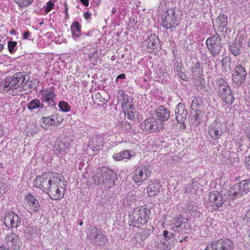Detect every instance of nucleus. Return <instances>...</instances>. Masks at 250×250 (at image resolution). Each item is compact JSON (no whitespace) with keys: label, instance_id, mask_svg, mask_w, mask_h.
Returning <instances> with one entry per match:
<instances>
[{"label":"nucleus","instance_id":"nucleus-1","mask_svg":"<svg viewBox=\"0 0 250 250\" xmlns=\"http://www.w3.org/2000/svg\"><path fill=\"white\" fill-rule=\"evenodd\" d=\"M34 187L46 192L51 200L62 199L66 188L64 178L60 173H43L37 176L33 182Z\"/></svg>","mask_w":250,"mask_h":250},{"label":"nucleus","instance_id":"nucleus-2","mask_svg":"<svg viewBox=\"0 0 250 250\" xmlns=\"http://www.w3.org/2000/svg\"><path fill=\"white\" fill-rule=\"evenodd\" d=\"M24 73L18 72L12 77H6L0 83V91L5 93L12 91L10 93L13 95H18L23 89L24 84L26 83Z\"/></svg>","mask_w":250,"mask_h":250},{"label":"nucleus","instance_id":"nucleus-3","mask_svg":"<svg viewBox=\"0 0 250 250\" xmlns=\"http://www.w3.org/2000/svg\"><path fill=\"white\" fill-rule=\"evenodd\" d=\"M93 179L95 185L103 184L108 188H110L117 179V175L107 167H103L96 171Z\"/></svg>","mask_w":250,"mask_h":250},{"label":"nucleus","instance_id":"nucleus-4","mask_svg":"<svg viewBox=\"0 0 250 250\" xmlns=\"http://www.w3.org/2000/svg\"><path fill=\"white\" fill-rule=\"evenodd\" d=\"M151 214L150 209L145 206L134 208L129 214L130 225L138 228L144 226L148 222Z\"/></svg>","mask_w":250,"mask_h":250},{"label":"nucleus","instance_id":"nucleus-5","mask_svg":"<svg viewBox=\"0 0 250 250\" xmlns=\"http://www.w3.org/2000/svg\"><path fill=\"white\" fill-rule=\"evenodd\" d=\"M216 83L219 86V97L226 104L231 105L233 103L235 98L230 86L222 78H217Z\"/></svg>","mask_w":250,"mask_h":250},{"label":"nucleus","instance_id":"nucleus-6","mask_svg":"<svg viewBox=\"0 0 250 250\" xmlns=\"http://www.w3.org/2000/svg\"><path fill=\"white\" fill-rule=\"evenodd\" d=\"M150 167L141 166L135 168L131 173V178L135 184H140L146 181L151 175Z\"/></svg>","mask_w":250,"mask_h":250},{"label":"nucleus","instance_id":"nucleus-7","mask_svg":"<svg viewBox=\"0 0 250 250\" xmlns=\"http://www.w3.org/2000/svg\"><path fill=\"white\" fill-rule=\"evenodd\" d=\"M234 244L233 241L226 238L214 240L208 244L204 250H233Z\"/></svg>","mask_w":250,"mask_h":250},{"label":"nucleus","instance_id":"nucleus-8","mask_svg":"<svg viewBox=\"0 0 250 250\" xmlns=\"http://www.w3.org/2000/svg\"><path fill=\"white\" fill-rule=\"evenodd\" d=\"M221 41V38L217 33L206 40V43L208 49L209 53L214 57L218 55L222 49Z\"/></svg>","mask_w":250,"mask_h":250},{"label":"nucleus","instance_id":"nucleus-9","mask_svg":"<svg viewBox=\"0 0 250 250\" xmlns=\"http://www.w3.org/2000/svg\"><path fill=\"white\" fill-rule=\"evenodd\" d=\"M146 49L149 53L156 54L161 49L159 37L155 34H150L146 41Z\"/></svg>","mask_w":250,"mask_h":250},{"label":"nucleus","instance_id":"nucleus-10","mask_svg":"<svg viewBox=\"0 0 250 250\" xmlns=\"http://www.w3.org/2000/svg\"><path fill=\"white\" fill-rule=\"evenodd\" d=\"M23 203L25 209L31 213L38 211L41 208L39 202L31 193L27 194L25 196Z\"/></svg>","mask_w":250,"mask_h":250},{"label":"nucleus","instance_id":"nucleus-11","mask_svg":"<svg viewBox=\"0 0 250 250\" xmlns=\"http://www.w3.org/2000/svg\"><path fill=\"white\" fill-rule=\"evenodd\" d=\"M55 87L51 86L45 88H42L39 93V97L42 103L50 104L54 102L55 97Z\"/></svg>","mask_w":250,"mask_h":250},{"label":"nucleus","instance_id":"nucleus-12","mask_svg":"<svg viewBox=\"0 0 250 250\" xmlns=\"http://www.w3.org/2000/svg\"><path fill=\"white\" fill-rule=\"evenodd\" d=\"M208 133L213 141L218 140L223 134L222 125L219 120L214 121L208 127Z\"/></svg>","mask_w":250,"mask_h":250},{"label":"nucleus","instance_id":"nucleus-13","mask_svg":"<svg viewBox=\"0 0 250 250\" xmlns=\"http://www.w3.org/2000/svg\"><path fill=\"white\" fill-rule=\"evenodd\" d=\"M91 233L88 236L94 240V243L99 246H104L106 245L108 240L103 232L98 229L96 227H92L90 229Z\"/></svg>","mask_w":250,"mask_h":250},{"label":"nucleus","instance_id":"nucleus-14","mask_svg":"<svg viewBox=\"0 0 250 250\" xmlns=\"http://www.w3.org/2000/svg\"><path fill=\"white\" fill-rule=\"evenodd\" d=\"M223 197L221 194L217 190L210 192L208 195V204L214 210H217L223 204Z\"/></svg>","mask_w":250,"mask_h":250},{"label":"nucleus","instance_id":"nucleus-15","mask_svg":"<svg viewBox=\"0 0 250 250\" xmlns=\"http://www.w3.org/2000/svg\"><path fill=\"white\" fill-rule=\"evenodd\" d=\"M4 242L9 249L13 250H19L21 245L19 236L14 232L8 233L4 239Z\"/></svg>","mask_w":250,"mask_h":250},{"label":"nucleus","instance_id":"nucleus-16","mask_svg":"<svg viewBox=\"0 0 250 250\" xmlns=\"http://www.w3.org/2000/svg\"><path fill=\"white\" fill-rule=\"evenodd\" d=\"M162 25L166 29L173 27L179 24L175 12L172 11L171 14L167 11L163 15Z\"/></svg>","mask_w":250,"mask_h":250},{"label":"nucleus","instance_id":"nucleus-17","mask_svg":"<svg viewBox=\"0 0 250 250\" xmlns=\"http://www.w3.org/2000/svg\"><path fill=\"white\" fill-rule=\"evenodd\" d=\"M247 75V73L245 67L242 65H238L234 68L232 74V80L234 83L241 85L244 83Z\"/></svg>","mask_w":250,"mask_h":250},{"label":"nucleus","instance_id":"nucleus-18","mask_svg":"<svg viewBox=\"0 0 250 250\" xmlns=\"http://www.w3.org/2000/svg\"><path fill=\"white\" fill-rule=\"evenodd\" d=\"M3 223L7 227L14 228L21 225V220L17 214L10 212L5 214Z\"/></svg>","mask_w":250,"mask_h":250},{"label":"nucleus","instance_id":"nucleus-19","mask_svg":"<svg viewBox=\"0 0 250 250\" xmlns=\"http://www.w3.org/2000/svg\"><path fill=\"white\" fill-rule=\"evenodd\" d=\"M118 100L122 104V109L123 111H127L133 107L132 100L123 90L118 92Z\"/></svg>","mask_w":250,"mask_h":250},{"label":"nucleus","instance_id":"nucleus-20","mask_svg":"<svg viewBox=\"0 0 250 250\" xmlns=\"http://www.w3.org/2000/svg\"><path fill=\"white\" fill-rule=\"evenodd\" d=\"M56 116V115H52L42 117L41 121V126L43 128L48 130L58 126L60 124V123L58 120L56 121L58 117Z\"/></svg>","mask_w":250,"mask_h":250},{"label":"nucleus","instance_id":"nucleus-21","mask_svg":"<svg viewBox=\"0 0 250 250\" xmlns=\"http://www.w3.org/2000/svg\"><path fill=\"white\" fill-rule=\"evenodd\" d=\"M170 111L163 105L158 107L154 112V116L164 124L170 118Z\"/></svg>","mask_w":250,"mask_h":250},{"label":"nucleus","instance_id":"nucleus-22","mask_svg":"<svg viewBox=\"0 0 250 250\" xmlns=\"http://www.w3.org/2000/svg\"><path fill=\"white\" fill-rule=\"evenodd\" d=\"M162 188L161 184L158 182L150 181L146 188V193L149 197H154L158 195Z\"/></svg>","mask_w":250,"mask_h":250},{"label":"nucleus","instance_id":"nucleus-23","mask_svg":"<svg viewBox=\"0 0 250 250\" xmlns=\"http://www.w3.org/2000/svg\"><path fill=\"white\" fill-rule=\"evenodd\" d=\"M176 120L177 122L183 124L185 122L187 114V110L185 109V105L179 103L175 108Z\"/></svg>","mask_w":250,"mask_h":250},{"label":"nucleus","instance_id":"nucleus-24","mask_svg":"<svg viewBox=\"0 0 250 250\" xmlns=\"http://www.w3.org/2000/svg\"><path fill=\"white\" fill-rule=\"evenodd\" d=\"M215 24L218 31L220 32L223 31L228 27L227 17L224 14H220L215 19Z\"/></svg>","mask_w":250,"mask_h":250},{"label":"nucleus","instance_id":"nucleus-25","mask_svg":"<svg viewBox=\"0 0 250 250\" xmlns=\"http://www.w3.org/2000/svg\"><path fill=\"white\" fill-rule=\"evenodd\" d=\"M204 102L201 98L195 97L192 100L190 108L194 111H204Z\"/></svg>","mask_w":250,"mask_h":250},{"label":"nucleus","instance_id":"nucleus-26","mask_svg":"<svg viewBox=\"0 0 250 250\" xmlns=\"http://www.w3.org/2000/svg\"><path fill=\"white\" fill-rule=\"evenodd\" d=\"M70 30L72 38L76 40L82 35L81 25L78 21L73 22L70 26Z\"/></svg>","mask_w":250,"mask_h":250},{"label":"nucleus","instance_id":"nucleus-27","mask_svg":"<svg viewBox=\"0 0 250 250\" xmlns=\"http://www.w3.org/2000/svg\"><path fill=\"white\" fill-rule=\"evenodd\" d=\"M140 125L141 129L146 132L148 133L156 132L149 118H146L142 122Z\"/></svg>","mask_w":250,"mask_h":250},{"label":"nucleus","instance_id":"nucleus-28","mask_svg":"<svg viewBox=\"0 0 250 250\" xmlns=\"http://www.w3.org/2000/svg\"><path fill=\"white\" fill-rule=\"evenodd\" d=\"M131 157L130 151L128 150H125L119 153H115L113 156L114 160L117 161H122L124 159H129Z\"/></svg>","mask_w":250,"mask_h":250},{"label":"nucleus","instance_id":"nucleus-29","mask_svg":"<svg viewBox=\"0 0 250 250\" xmlns=\"http://www.w3.org/2000/svg\"><path fill=\"white\" fill-rule=\"evenodd\" d=\"M182 216H176L168 221V225L171 227L172 230H177V228L182 224Z\"/></svg>","mask_w":250,"mask_h":250},{"label":"nucleus","instance_id":"nucleus-30","mask_svg":"<svg viewBox=\"0 0 250 250\" xmlns=\"http://www.w3.org/2000/svg\"><path fill=\"white\" fill-rule=\"evenodd\" d=\"M242 44L240 41L235 40L230 45L229 49L235 56L239 55L241 51Z\"/></svg>","mask_w":250,"mask_h":250},{"label":"nucleus","instance_id":"nucleus-31","mask_svg":"<svg viewBox=\"0 0 250 250\" xmlns=\"http://www.w3.org/2000/svg\"><path fill=\"white\" fill-rule=\"evenodd\" d=\"M27 107L30 110H34L38 108H43L44 104L38 99H34L27 104Z\"/></svg>","mask_w":250,"mask_h":250},{"label":"nucleus","instance_id":"nucleus-32","mask_svg":"<svg viewBox=\"0 0 250 250\" xmlns=\"http://www.w3.org/2000/svg\"><path fill=\"white\" fill-rule=\"evenodd\" d=\"M150 121L154 126L156 132L159 131L164 127V124L157 118L155 116L149 117Z\"/></svg>","mask_w":250,"mask_h":250},{"label":"nucleus","instance_id":"nucleus-33","mask_svg":"<svg viewBox=\"0 0 250 250\" xmlns=\"http://www.w3.org/2000/svg\"><path fill=\"white\" fill-rule=\"evenodd\" d=\"M233 191L232 195L233 196L240 197L242 195L245 194V193H244V190L243 188H242L241 181L233 186Z\"/></svg>","mask_w":250,"mask_h":250},{"label":"nucleus","instance_id":"nucleus-34","mask_svg":"<svg viewBox=\"0 0 250 250\" xmlns=\"http://www.w3.org/2000/svg\"><path fill=\"white\" fill-rule=\"evenodd\" d=\"M190 228L189 224L188 222H182V224L180 225L177 228V230H174V232H177L181 234H187L189 231Z\"/></svg>","mask_w":250,"mask_h":250},{"label":"nucleus","instance_id":"nucleus-35","mask_svg":"<svg viewBox=\"0 0 250 250\" xmlns=\"http://www.w3.org/2000/svg\"><path fill=\"white\" fill-rule=\"evenodd\" d=\"M204 111H195V114L191 118L192 123L196 126L199 125L201 124V118Z\"/></svg>","mask_w":250,"mask_h":250},{"label":"nucleus","instance_id":"nucleus-36","mask_svg":"<svg viewBox=\"0 0 250 250\" xmlns=\"http://www.w3.org/2000/svg\"><path fill=\"white\" fill-rule=\"evenodd\" d=\"M34 0H13L18 6L20 9L24 8L29 6Z\"/></svg>","mask_w":250,"mask_h":250},{"label":"nucleus","instance_id":"nucleus-37","mask_svg":"<svg viewBox=\"0 0 250 250\" xmlns=\"http://www.w3.org/2000/svg\"><path fill=\"white\" fill-rule=\"evenodd\" d=\"M59 107L61 110L64 112H67L70 110V106L68 104L64 101H61L59 103Z\"/></svg>","mask_w":250,"mask_h":250},{"label":"nucleus","instance_id":"nucleus-38","mask_svg":"<svg viewBox=\"0 0 250 250\" xmlns=\"http://www.w3.org/2000/svg\"><path fill=\"white\" fill-rule=\"evenodd\" d=\"M124 112L125 114L126 113L127 118L129 120L133 121L135 119L137 112L135 110V109L133 108V107H132L131 109H128V110Z\"/></svg>","mask_w":250,"mask_h":250},{"label":"nucleus","instance_id":"nucleus-39","mask_svg":"<svg viewBox=\"0 0 250 250\" xmlns=\"http://www.w3.org/2000/svg\"><path fill=\"white\" fill-rule=\"evenodd\" d=\"M192 71L195 75L200 74V73L203 72L201 63L199 62H196L195 65L192 67Z\"/></svg>","mask_w":250,"mask_h":250},{"label":"nucleus","instance_id":"nucleus-40","mask_svg":"<svg viewBox=\"0 0 250 250\" xmlns=\"http://www.w3.org/2000/svg\"><path fill=\"white\" fill-rule=\"evenodd\" d=\"M241 182L244 190V193L246 194L250 191V180H242Z\"/></svg>","mask_w":250,"mask_h":250},{"label":"nucleus","instance_id":"nucleus-41","mask_svg":"<svg viewBox=\"0 0 250 250\" xmlns=\"http://www.w3.org/2000/svg\"><path fill=\"white\" fill-rule=\"evenodd\" d=\"M26 233L31 237H35L38 233L37 228L34 227H28L26 229Z\"/></svg>","mask_w":250,"mask_h":250},{"label":"nucleus","instance_id":"nucleus-42","mask_svg":"<svg viewBox=\"0 0 250 250\" xmlns=\"http://www.w3.org/2000/svg\"><path fill=\"white\" fill-rule=\"evenodd\" d=\"M17 45V42L16 41H9L8 42V51L11 54H14L15 52V48Z\"/></svg>","mask_w":250,"mask_h":250},{"label":"nucleus","instance_id":"nucleus-43","mask_svg":"<svg viewBox=\"0 0 250 250\" xmlns=\"http://www.w3.org/2000/svg\"><path fill=\"white\" fill-rule=\"evenodd\" d=\"M54 3L51 0H49L46 3V6L45 9L46 13H49L54 7Z\"/></svg>","mask_w":250,"mask_h":250},{"label":"nucleus","instance_id":"nucleus-44","mask_svg":"<svg viewBox=\"0 0 250 250\" xmlns=\"http://www.w3.org/2000/svg\"><path fill=\"white\" fill-rule=\"evenodd\" d=\"M123 126L124 129L128 132H131L134 130V129L132 128L131 124L127 122H125L123 124Z\"/></svg>","mask_w":250,"mask_h":250},{"label":"nucleus","instance_id":"nucleus-45","mask_svg":"<svg viewBox=\"0 0 250 250\" xmlns=\"http://www.w3.org/2000/svg\"><path fill=\"white\" fill-rule=\"evenodd\" d=\"M135 198L133 195H128L126 197V204L128 206H131L135 201Z\"/></svg>","mask_w":250,"mask_h":250},{"label":"nucleus","instance_id":"nucleus-46","mask_svg":"<svg viewBox=\"0 0 250 250\" xmlns=\"http://www.w3.org/2000/svg\"><path fill=\"white\" fill-rule=\"evenodd\" d=\"M7 186L2 182H0V196L6 192Z\"/></svg>","mask_w":250,"mask_h":250},{"label":"nucleus","instance_id":"nucleus-47","mask_svg":"<svg viewBox=\"0 0 250 250\" xmlns=\"http://www.w3.org/2000/svg\"><path fill=\"white\" fill-rule=\"evenodd\" d=\"M95 145L97 146H100L103 145V138L101 136H97L95 139Z\"/></svg>","mask_w":250,"mask_h":250},{"label":"nucleus","instance_id":"nucleus-48","mask_svg":"<svg viewBox=\"0 0 250 250\" xmlns=\"http://www.w3.org/2000/svg\"><path fill=\"white\" fill-rule=\"evenodd\" d=\"M245 167L250 171V155L246 158Z\"/></svg>","mask_w":250,"mask_h":250},{"label":"nucleus","instance_id":"nucleus-49","mask_svg":"<svg viewBox=\"0 0 250 250\" xmlns=\"http://www.w3.org/2000/svg\"><path fill=\"white\" fill-rule=\"evenodd\" d=\"M64 12L65 14V19L67 20L69 19V14H68V7L67 4L66 2H64Z\"/></svg>","mask_w":250,"mask_h":250},{"label":"nucleus","instance_id":"nucleus-50","mask_svg":"<svg viewBox=\"0 0 250 250\" xmlns=\"http://www.w3.org/2000/svg\"><path fill=\"white\" fill-rule=\"evenodd\" d=\"M30 32L29 30L26 31L23 34V39H28L30 36Z\"/></svg>","mask_w":250,"mask_h":250},{"label":"nucleus","instance_id":"nucleus-51","mask_svg":"<svg viewBox=\"0 0 250 250\" xmlns=\"http://www.w3.org/2000/svg\"><path fill=\"white\" fill-rule=\"evenodd\" d=\"M249 0H233L234 3H236L237 4H243L247 2H248Z\"/></svg>","mask_w":250,"mask_h":250},{"label":"nucleus","instance_id":"nucleus-52","mask_svg":"<svg viewBox=\"0 0 250 250\" xmlns=\"http://www.w3.org/2000/svg\"><path fill=\"white\" fill-rule=\"evenodd\" d=\"M80 1L85 7L89 5V0H80Z\"/></svg>","mask_w":250,"mask_h":250},{"label":"nucleus","instance_id":"nucleus-53","mask_svg":"<svg viewBox=\"0 0 250 250\" xmlns=\"http://www.w3.org/2000/svg\"><path fill=\"white\" fill-rule=\"evenodd\" d=\"M125 78V75L124 73H122L121 74L119 75L117 77L116 79V82H117L118 80L119 79H124Z\"/></svg>","mask_w":250,"mask_h":250},{"label":"nucleus","instance_id":"nucleus-54","mask_svg":"<svg viewBox=\"0 0 250 250\" xmlns=\"http://www.w3.org/2000/svg\"><path fill=\"white\" fill-rule=\"evenodd\" d=\"M83 17L86 20H88L90 18L91 14L88 12H85L83 13Z\"/></svg>","mask_w":250,"mask_h":250},{"label":"nucleus","instance_id":"nucleus-55","mask_svg":"<svg viewBox=\"0 0 250 250\" xmlns=\"http://www.w3.org/2000/svg\"><path fill=\"white\" fill-rule=\"evenodd\" d=\"M172 160L173 161L178 162L181 160V158L177 156H175L172 158Z\"/></svg>","mask_w":250,"mask_h":250},{"label":"nucleus","instance_id":"nucleus-56","mask_svg":"<svg viewBox=\"0 0 250 250\" xmlns=\"http://www.w3.org/2000/svg\"><path fill=\"white\" fill-rule=\"evenodd\" d=\"M246 243L248 244L249 246H250V232L249 233L248 237L245 240Z\"/></svg>","mask_w":250,"mask_h":250},{"label":"nucleus","instance_id":"nucleus-57","mask_svg":"<svg viewBox=\"0 0 250 250\" xmlns=\"http://www.w3.org/2000/svg\"><path fill=\"white\" fill-rule=\"evenodd\" d=\"M168 232L167 230H165L164 231H163V236L165 238H167L168 237Z\"/></svg>","mask_w":250,"mask_h":250},{"label":"nucleus","instance_id":"nucleus-58","mask_svg":"<svg viewBox=\"0 0 250 250\" xmlns=\"http://www.w3.org/2000/svg\"><path fill=\"white\" fill-rule=\"evenodd\" d=\"M0 250H9L8 248H6L5 246H1L0 247Z\"/></svg>","mask_w":250,"mask_h":250},{"label":"nucleus","instance_id":"nucleus-59","mask_svg":"<svg viewBox=\"0 0 250 250\" xmlns=\"http://www.w3.org/2000/svg\"><path fill=\"white\" fill-rule=\"evenodd\" d=\"M188 238V237L187 236H186L184 238L181 239L180 240V242L181 243H182L184 241H187V239Z\"/></svg>","mask_w":250,"mask_h":250},{"label":"nucleus","instance_id":"nucleus-60","mask_svg":"<svg viewBox=\"0 0 250 250\" xmlns=\"http://www.w3.org/2000/svg\"><path fill=\"white\" fill-rule=\"evenodd\" d=\"M116 12H117V9H116V8H115V7H113V8L112 9V11H111L112 14H114L115 13H116Z\"/></svg>","mask_w":250,"mask_h":250},{"label":"nucleus","instance_id":"nucleus-61","mask_svg":"<svg viewBox=\"0 0 250 250\" xmlns=\"http://www.w3.org/2000/svg\"><path fill=\"white\" fill-rule=\"evenodd\" d=\"M10 33L11 35H15L16 31L14 29H12L10 31Z\"/></svg>","mask_w":250,"mask_h":250},{"label":"nucleus","instance_id":"nucleus-62","mask_svg":"<svg viewBox=\"0 0 250 250\" xmlns=\"http://www.w3.org/2000/svg\"><path fill=\"white\" fill-rule=\"evenodd\" d=\"M3 49V45L0 43V52L2 51Z\"/></svg>","mask_w":250,"mask_h":250},{"label":"nucleus","instance_id":"nucleus-63","mask_svg":"<svg viewBox=\"0 0 250 250\" xmlns=\"http://www.w3.org/2000/svg\"><path fill=\"white\" fill-rule=\"evenodd\" d=\"M116 57L114 56V55H113L112 57H111V60L112 61H115L116 60Z\"/></svg>","mask_w":250,"mask_h":250},{"label":"nucleus","instance_id":"nucleus-64","mask_svg":"<svg viewBox=\"0 0 250 250\" xmlns=\"http://www.w3.org/2000/svg\"><path fill=\"white\" fill-rule=\"evenodd\" d=\"M83 222L82 221L80 222V223H79V225H80V226H82V225H83Z\"/></svg>","mask_w":250,"mask_h":250}]
</instances>
